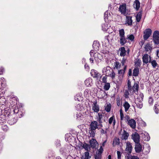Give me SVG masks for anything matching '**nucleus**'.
<instances>
[{
  "label": "nucleus",
  "mask_w": 159,
  "mask_h": 159,
  "mask_svg": "<svg viewBox=\"0 0 159 159\" xmlns=\"http://www.w3.org/2000/svg\"><path fill=\"white\" fill-rule=\"evenodd\" d=\"M106 142V141H104V142H103V143H102V146H105Z\"/></svg>",
  "instance_id": "69168bd1"
},
{
  "label": "nucleus",
  "mask_w": 159,
  "mask_h": 159,
  "mask_svg": "<svg viewBox=\"0 0 159 159\" xmlns=\"http://www.w3.org/2000/svg\"><path fill=\"white\" fill-rule=\"evenodd\" d=\"M105 84L104 86V89L105 90H108L110 87V83H105Z\"/></svg>",
  "instance_id": "e433bc0d"
},
{
  "label": "nucleus",
  "mask_w": 159,
  "mask_h": 159,
  "mask_svg": "<svg viewBox=\"0 0 159 159\" xmlns=\"http://www.w3.org/2000/svg\"><path fill=\"white\" fill-rule=\"evenodd\" d=\"M150 139V137L149 136V135H148L147 136V138L146 139H145V140H146L147 141H148Z\"/></svg>",
  "instance_id": "052dcab7"
},
{
  "label": "nucleus",
  "mask_w": 159,
  "mask_h": 159,
  "mask_svg": "<svg viewBox=\"0 0 159 159\" xmlns=\"http://www.w3.org/2000/svg\"><path fill=\"white\" fill-rule=\"evenodd\" d=\"M128 155L126 157V159H131L132 156L130 154L128 153Z\"/></svg>",
  "instance_id": "4d7b16f0"
},
{
  "label": "nucleus",
  "mask_w": 159,
  "mask_h": 159,
  "mask_svg": "<svg viewBox=\"0 0 159 159\" xmlns=\"http://www.w3.org/2000/svg\"><path fill=\"white\" fill-rule=\"evenodd\" d=\"M120 143V140L119 138H115L113 141L112 145L113 146L116 145H119Z\"/></svg>",
  "instance_id": "2f4dec72"
},
{
  "label": "nucleus",
  "mask_w": 159,
  "mask_h": 159,
  "mask_svg": "<svg viewBox=\"0 0 159 159\" xmlns=\"http://www.w3.org/2000/svg\"><path fill=\"white\" fill-rule=\"evenodd\" d=\"M16 122V120L14 118H9V119L8 120V123L11 125H12L14 124Z\"/></svg>",
  "instance_id": "c756f323"
},
{
  "label": "nucleus",
  "mask_w": 159,
  "mask_h": 159,
  "mask_svg": "<svg viewBox=\"0 0 159 159\" xmlns=\"http://www.w3.org/2000/svg\"><path fill=\"white\" fill-rule=\"evenodd\" d=\"M139 72V69L138 67L134 68L133 70V75L135 77L138 75Z\"/></svg>",
  "instance_id": "cd10ccee"
},
{
  "label": "nucleus",
  "mask_w": 159,
  "mask_h": 159,
  "mask_svg": "<svg viewBox=\"0 0 159 159\" xmlns=\"http://www.w3.org/2000/svg\"><path fill=\"white\" fill-rule=\"evenodd\" d=\"M101 133L102 134H107V131H105L103 129H102L101 130Z\"/></svg>",
  "instance_id": "6e6d98bb"
},
{
  "label": "nucleus",
  "mask_w": 159,
  "mask_h": 159,
  "mask_svg": "<svg viewBox=\"0 0 159 159\" xmlns=\"http://www.w3.org/2000/svg\"><path fill=\"white\" fill-rule=\"evenodd\" d=\"M93 104V105L92 106V110L94 112H98L99 111V105L97 104V101L95 100L94 101Z\"/></svg>",
  "instance_id": "9b49d317"
},
{
  "label": "nucleus",
  "mask_w": 159,
  "mask_h": 159,
  "mask_svg": "<svg viewBox=\"0 0 159 159\" xmlns=\"http://www.w3.org/2000/svg\"><path fill=\"white\" fill-rule=\"evenodd\" d=\"M128 124L132 129H134L136 127V122L133 119H131L129 120Z\"/></svg>",
  "instance_id": "f8f14e48"
},
{
  "label": "nucleus",
  "mask_w": 159,
  "mask_h": 159,
  "mask_svg": "<svg viewBox=\"0 0 159 159\" xmlns=\"http://www.w3.org/2000/svg\"><path fill=\"white\" fill-rule=\"evenodd\" d=\"M130 90L128 89L125 90V91L124 93V97L125 98H129V95L130 94Z\"/></svg>",
  "instance_id": "58836bf2"
},
{
  "label": "nucleus",
  "mask_w": 159,
  "mask_h": 159,
  "mask_svg": "<svg viewBox=\"0 0 159 159\" xmlns=\"http://www.w3.org/2000/svg\"><path fill=\"white\" fill-rule=\"evenodd\" d=\"M108 122L110 125L113 122V125L114 126L115 125L116 121L114 116H112L109 119Z\"/></svg>",
  "instance_id": "5701e85b"
},
{
  "label": "nucleus",
  "mask_w": 159,
  "mask_h": 159,
  "mask_svg": "<svg viewBox=\"0 0 159 159\" xmlns=\"http://www.w3.org/2000/svg\"><path fill=\"white\" fill-rule=\"evenodd\" d=\"M90 74L91 76L93 78L98 79L99 77H101V75L98 73V71L94 69L92 70L91 71Z\"/></svg>",
  "instance_id": "1a4fd4ad"
},
{
  "label": "nucleus",
  "mask_w": 159,
  "mask_h": 159,
  "mask_svg": "<svg viewBox=\"0 0 159 159\" xmlns=\"http://www.w3.org/2000/svg\"><path fill=\"white\" fill-rule=\"evenodd\" d=\"M126 22L128 25L131 26L132 25V17L131 16H126Z\"/></svg>",
  "instance_id": "aec40b11"
},
{
  "label": "nucleus",
  "mask_w": 159,
  "mask_h": 159,
  "mask_svg": "<svg viewBox=\"0 0 159 159\" xmlns=\"http://www.w3.org/2000/svg\"><path fill=\"white\" fill-rule=\"evenodd\" d=\"M110 16V14L108 11H106L104 14V19L105 22H107L108 18Z\"/></svg>",
  "instance_id": "c85d7f7f"
},
{
  "label": "nucleus",
  "mask_w": 159,
  "mask_h": 159,
  "mask_svg": "<svg viewBox=\"0 0 159 159\" xmlns=\"http://www.w3.org/2000/svg\"><path fill=\"white\" fill-rule=\"evenodd\" d=\"M134 149L136 152L139 153L142 151V146L140 142L135 143Z\"/></svg>",
  "instance_id": "6e6552de"
},
{
  "label": "nucleus",
  "mask_w": 159,
  "mask_h": 159,
  "mask_svg": "<svg viewBox=\"0 0 159 159\" xmlns=\"http://www.w3.org/2000/svg\"><path fill=\"white\" fill-rule=\"evenodd\" d=\"M132 146L129 142L128 141L126 143L125 151L128 154H130L131 153L132 150Z\"/></svg>",
  "instance_id": "0eeeda50"
},
{
  "label": "nucleus",
  "mask_w": 159,
  "mask_h": 159,
  "mask_svg": "<svg viewBox=\"0 0 159 159\" xmlns=\"http://www.w3.org/2000/svg\"><path fill=\"white\" fill-rule=\"evenodd\" d=\"M127 67V66L126 65H125L124 67L123 70L121 69L119 70L118 71V74H119L120 75L123 76L126 70Z\"/></svg>",
  "instance_id": "b1692460"
},
{
  "label": "nucleus",
  "mask_w": 159,
  "mask_h": 159,
  "mask_svg": "<svg viewBox=\"0 0 159 159\" xmlns=\"http://www.w3.org/2000/svg\"><path fill=\"white\" fill-rule=\"evenodd\" d=\"M125 32L124 29H122L119 30L120 38V43L121 46L124 45L127 42V39L125 38Z\"/></svg>",
  "instance_id": "f257e3e1"
},
{
  "label": "nucleus",
  "mask_w": 159,
  "mask_h": 159,
  "mask_svg": "<svg viewBox=\"0 0 159 159\" xmlns=\"http://www.w3.org/2000/svg\"><path fill=\"white\" fill-rule=\"evenodd\" d=\"M143 61L144 63L147 64L149 63L148 59V55L147 54H145L142 57Z\"/></svg>",
  "instance_id": "6ab92c4d"
},
{
  "label": "nucleus",
  "mask_w": 159,
  "mask_h": 159,
  "mask_svg": "<svg viewBox=\"0 0 159 159\" xmlns=\"http://www.w3.org/2000/svg\"><path fill=\"white\" fill-rule=\"evenodd\" d=\"M142 11H140L137 14L136 16V20L137 22H139L142 17Z\"/></svg>",
  "instance_id": "bb28decb"
},
{
  "label": "nucleus",
  "mask_w": 159,
  "mask_h": 159,
  "mask_svg": "<svg viewBox=\"0 0 159 159\" xmlns=\"http://www.w3.org/2000/svg\"><path fill=\"white\" fill-rule=\"evenodd\" d=\"M99 46V43L98 41H95L93 42V47L94 50L95 51H97L98 50Z\"/></svg>",
  "instance_id": "412c9836"
},
{
  "label": "nucleus",
  "mask_w": 159,
  "mask_h": 159,
  "mask_svg": "<svg viewBox=\"0 0 159 159\" xmlns=\"http://www.w3.org/2000/svg\"><path fill=\"white\" fill-rule=\"evenodd\" d=\"M105 110L107 112H109L110 111L111 109V105L110 103L107 104V106L105 107Z\"/></svg>",
  "instance_id": "4c0bfd02"
},
{
  "label": "nucleus",
  "mask_w": 159,
  "mask_h": 159,
  "mask_svg": "<svg viewBox=\"0 0 159 159\" xmlns=\"http://www.w3.org/2000/svg\"><path fill=\"white\" fill-rule=\"evenodd\" d=\"M149 63H151V65H152L153 68H155L158 65V64L157 63L156 61L154 60H152L151 57L150 56H149Z\"/></svg>",
  "instance_id": "a211bd4d"
},
{
  "label": "nucleus",
  "mask_w": 159,
  "mask_h": 159,
  "mask_svg": "<svg viewBox=\"0 0 159 159\" xmlns=\"http://www.w3.org/2000/svg\"><path fill=\"white\" fill-rule=\"evenodd\" d=\"M97 143L96 140L94 139H92L89 141L90 147L93 148L96 147Z\"/></svg>",
  "instance_id": "dca6fc26"
},
{
  "label": "nucleus",
  "mask_w": 159,
  "mask_h": 159,
  "mask_svg": "<svg viewBox=\"0 0 159 159\" xmlns=\"http://www.w3.org/2000/svg\"><path fill=\"white\" fill-rule=\"evenodd\" d=\"M102 158V155L99 154H96L94 156L95 159H101Z\"/></svg>",
  "instance_id": "09e8293b"
},
{
  "label": "nucleus",
  "mask_w": 159,
  "mask_h": 159,
  "mask_svg": "<svg viewBox=\"0 0 159 159\" xmlns=\"http://www.w3.org/2000/svg\"><path fill=\"white\" fill-rule=\"evenodd\" d=\"M134 63L135 65L137 66H140L141 64V61L140 59H138Z\"/></svg>",
  "instance_id": "37998d69"
},
{
  "label": "nucleus",
  "mask_w": 159,
  "mask_h": 159,
  "mask_svg": "<svg viewBox=\"0 0 159 159\" xmlns=\"http://www.w3.org/2000/svg\"><path fill=\"white\" fill-rule=\"evenodd\" d=\"M96 131L95 129H92L89 128V133L90 134V136L92 137H94L95 136Z\"/></svg>",
  "instance_id": "a878e982"
},
{
  "label": "nucleus",
  "mask_w": 159,
  "mask_h": 159,
  "mask_svg": "<svg viewBox=\"0 0 159 159\" xmlns=\"http://www.w3.org/2000/svg\"><path fill=\"white\" fill-rule=\"evenodd\" d=\"M85 85L87 86H89L90 85V80L89 79H86L84 81Z\"/></svg>",
  "instance_id": "de8ad7c7"
},
{
  "label": "nucleus",
  "mask_w": 159,
  "mask_h": 159,
  "mask_svg": "<svg viewBox=\"0 0 159 159\" xmlns=\"http://www.w3.org/2000/svg\"><path fill=\"white\" fill-rule=\"evenodd\" d=\"M158 106H159V105H158L157 104H155L153 107L154 111L156 114L159 113V110L158 108Z\"/></svg>",
  "instance_id": "f704fd0d"
},
{
  "label": "nucleus",
  "mask_w": 159,
  "mask_h": 159,
  "mask_svg": "<svg viewBox=\"0 0 159 159\" xmlns=\"http://www.w3.org/2000/svg\"><path fill=\"white\" fill-rule=\"evenodd\" d=\"M129 136V133L125 130H124L123 133L121 134V136L120 137V139L121 140H126L128 139Z\"/></svg>",
  "instance_id": "ddd939ff"
},
{
  "label": "nucleus",
  "mask_w": 159,
  "mask_h": 159,
  "mask_svg": "<svg viewBox=\"0 0 159 159\" xmlns=\"http://www.w3.org/2000/svg\"><path fill=\"white\" fill-rule=\"evenodd\" d=\"M131 139L135 143L140 142V136L137 132H135L132 134L131 135Z\"/></svg>",
  "instance_id": "39448f33"
},
{
  "label": "nucleus",
  "mask_w": 159,
  "mask_h": 159,
  "mask_svg": "<svg viewBox=\"0 0 159 159\" xmlns=\"http://www.w3.org/2000/svg\"><path fill=\"white\" fill-rule=\"evenodd\" d=\"M90 61L92 63H93V58H90Z\"/></svg>",
  "instance_id": "680f3d73"
},
{
  "label": "nucleus",
  "mask_w": 159,
  "mask_h": 159,
  "mask_svg": "<svg viewBox=\"0 0 159 159\" xmlns=\"http://www.w3.org/2000/svg\"><path fill=\"white\" fill-rule=\"evenodd\" d=\"M98 119L97 121L99 122V126L101 127H102L103 126L102 123V119H103V116L101 113H98Z\"/></svg>",
  "instance_id": "2eb2a0df"
},
{
  "label": "nucleus",
  "mask_w": 159,
  "mask_h": 159,
  "mask_svg": "<svg viewBox=\"0 0 159 159\" xmlns=\"http://www.w3.org/2000/svg\"><path fill=\"white\" fill-rule=\"evenodd\" d=\"M157 56L159 57V49L157 51Z\"/></svg>",
  "instance_id": "e2e57ef3"
},
{
  "label": "nucleus",
  "mask_w": 159,
  "mask_h": 159,
  "mask_svg": "<svg viewBox=\"0 0 159 159\" xmlns=\"http://www.w3.org/2000/svg\"><path fill=\"white\" fill-rule=\"evenodd\" d=\"M131 159H139V158L137 156H133L131 157Z\"/></svg>",
  "instance_id": "13d9d810"
},
{
  "label": "nucleus",
  "mask_w": 159,
  "mask_h": 159,
  "mask_svg": "<svg viewBox=\"0 0 159 159\" xmlns=\"http://www.w3.org/2000/svg\"><path fill=\"white\" fill-rule=\"evenodd\" d=\"M123 107H124L125 111L127 112L129 108L130 105L127 102L125 101L123 104Z\"/></svg>",
  "instance_id": "393cba45"
},
{
  "label": "nucleus",
  "mask_w": 159,
  "mask_h": 159,
  "mask_svg": "<svg viewBox=\"0 0 159 159\" xmlns=\"http://www.w3.org/2000/svg\"><path fill=\"white\" fill-rule=\"evenodd\" d=\"M143 100H141L137 99V100L135 102V103L136 104V106L138 108L141 109L143 107V103L142 101Z\"/></svg>",
  "instance_id": "f3484780"
},
{
  "label": "nucleus",
  "mask_w": 159,
  "mask_h": 159,
  "mask_svg": "<svg viewBox=\"0 0 159 159\" xmlns=\"http://www.w3.org/2000/svg\"><path fill=\"white\" fill-rule=\"evenodd\" d=\"M117 158L118 159H121V153L120 151H117Z\"/></svg>",
  "instance_id": "603ef678"
},
{
  "label": "nucleus",
  "mask_w": 159,
  "mask_h": 159,
  "mask_svg": "<svg viewBox=\"0 0 159 159\" xmlns=\"http://www.w3.org/2000/svg\"><path fill=\"white\" fill-rule=\"evenodd\" d=\"M120 120H123L124 118V114L123 113L122 110V109H120Z\"/></svg>",
  "instance_id": "49530a36"
},
{
  "label": "nucleus",
  "mask_w": 159,
  "mask_h": 159,
  "mask_svg": "<svg viewBox=\"0 0 159 159\" xmlns=\"http://www.w3.org/2000/svg\"><path fill=\"white\" fill-rule=\"evenodd\" d=\"M108 159H111V155H109L108 156Z\"/></svg>",
  "instance_id": "774afa93"
},
{
  "label": "nucleus",
  "mask_w": 159,
  "mask_h": 159,
  "mask_svg": "<svg viewBox=\"0 0 159 159\" xmlns=\"http://www.w3.org/2000/svg\"><path fill=\"white\" fill-rule=\"evenodd\" d=\"M145 49L146 51H148L149 50H151L152 49V47L149 43L147 44L145 47Z\"/></svg>",
  "instance_id": "c9c22d12"
},
{
  "label": "nucleus",
  "mask_w": 159,
  "mask_h": 159,
  "mask_svg": "<svg viewBox=\"0 0 159 159\" xmlns=\"http://www.w3.org/2000/svg\"><path fill=\"white\" fill-rule=\"evenodd\" d=\"M82 147L87 151H89V149H90L89 145L85 143H84L83 144Z\"/></svg>",
  "instance_id": "72a5a7b5"
},
{
  "label": "nucleus",
  "mask_w": 159,
  "mask_h": 159,
  "mask_svg": "<svg viewBox=\"0 0 159 159\" xmlns=\"http://www.w3.org/2000/svg\"><path fill=\"white\" fill-rule=\"evenodd\" d=\"M139 88V85L138 83L137 82H135L133 86H131L130 89H128L130 90V93L133 94L134 93H136V92H138Z\"/></svg>",
  "instance_id": "20e7f679"
},
{
  "label": "nucleus",
  "mask_w": 159,
  "mask_h": 159,
  "mask_svg": "<svg viewBox=\"0 0 159 159\" xmlns=\"http://www.w3.org/2000/svg\"><path fill=\"white\" fill-rule=\"evenodd\" d=\"M124 118L125 120H126L128 122L129 121V120H130V117L129 116V115H126L125 117H124Z\"/></svg>",
  "instance_id": "5fc2aeb1"
},
{
  "label": "nucleus",
  "mask_w": 159,
  "mask_h": 159,
  "mask_svg": "<svg viewBox=\"0 0 159 159\" xmlns=\"http://www.w3.org/2000/svg\"><path fill=\"white\" fill-rule=\"evenodd\" d=\"M114 65L116 69H118L120 68L121 64L119 62L116 61L114 63Z\"/></svg>",
  "instance_id": "ea45409f"
},
{
  "label": "nucleus",
  "mask_w": 159,
  "mask_h": 159,
  "mask_svg": "<svg viewBox=\"0 0 159 159\" xmlns=\"http://www.w3.org/2000/svg\"><path fill=\"white\" fill-rule=\"evenodd\" d=\"M106 74L107 76H110L114 79L115 76V73L112 69H111L109 66H107L106 70Z\"/></svg>",
  "instance_id": "f03ea898"
},
{
  "label": "nucleus",
  "mask_w": 159,
  "mask_h": 159,
  "mask_svg": "<svg viewBox=\"0 0 159 159\" xmlns=\"http://www.w3.org/2000/svg\"><path fill=\"white\" fill-rule=\"evenodd\" d=\"M135 4V8L136 11H138L140 7V3L138 0H135L134 2Z\"/></svg>",
  "instance_id": "473e14b6"
},
{
  "label": "nucleus",
  "mask_w": 159,
  "mask_h": 159,
  "mask_svg": "<svg viewBox=\"0 0 159 159\" xmlns=\"http://www.w3.org/2000/svg\"><path fill=\"white\" fill-rule=\"evenodd\" d=\"M131 86V82L130 80H128L127 82V87L128 89H130Z\"/></svg>",
  "instance_id": "3c124183"
},
{
  "label": "nucleus",
  "mask_w": 159,
  "mask_h": 159,
  "mask_svg": "<svg viewBox=\"0 0 159 159\" xmlns=\"http://www.w3.org/2000/svg\"><path fill=\"white\" fill-rule=\"evenodd\" d=\"M152 30L150 29H147L143 32V39L145 40H147L150 36L152 34Z\"/></svg>",
  "instance_id": "423d86ee"
},
{
  "label": "nucleus",
  "mask_w": 159,
  "mask_h": 159,
  "mask_svg": "<svg viewBox=\"0 0 159 159\" xmlns=\"http://www.w3.org/2000/svg\"><path fill=\"white\" fill-rule=\"evenodd\" d=\"M91 157L89 156V153L88 151L84 153V155L82 157V159H89Z\"/></svg>",
  "instance_id": "7c9ffc66"
},
{
  "label": "nucleus",
  "mask_w": 159,
  "mask_h": 159,
  "mask_svg": "<svg viewBox=\"0 0 159 159\" xmlns=\"http://www.w3.org/2000/svg\"><path fill=\"white\" fill-rule=\"evenodd\" d=\"M128 75L129 76L132 75V71L131 69H129L128 72Z\"/></svg>",
  "instance_id": "bf43d9fd"
},
{
  "label": "nucleus",
  "mask_w": 159,
  "mask_h": 159,
  "mask_svg": "<svg viewBox=\"0 0 159 159\" xmlns=\"http://www.w3.org/2000/svg\"><path fill=\"white\" fill-rule=\"evenodd\" d=\"M143 94L142 93H140L139 94V98H138L137 99H139V100H143Z\"/></svg>",
  "instance_id": "8fccbe9b"
},
{
  "label": "nucleus",
  "mask_w": 159,
  "mask_h": 159,
  "mask_svg": "<svg viewBox=\"0 0 159 159\" xmlns=\"http://www.w3.org/2000/svg\"><path fill=\"white\" fill-rule=\"evenodd\" d=\"M126 59L125 58H123L121 62L122 66H124V65L126 62Z\"/></svg>",
  "instance_id": "864d4df0"
},
{
  "label": "nucleus",
  "mask_w": 159,
  "mask_h": 159,
  "mask_svg": "<svg viewBox=\"0 0 159 159\" xmlns=\"http://www.w3.org/2000/svg\"><path fill=\"white\" fill-rule=\"evenodd\" d=\"M153 41L156 45L159 44V31H155L153 34Z\"/></svg>",
  "instance_id": "7ed1b4c3"
},
{
  "label": "nucleus",
  "mask_w": 159,
  "mask_h": 159,
  "mask_svg": "<svg viewBox=\"0 0 159 159\" xmlns=\"http://www.w3.org/2000/svg\"><path fill=\"white\" fill-rule=\"evenodd\" d=\"M125 3L120 5L119 8L120 11L122 14H125L126 13V8Z\"/></svg>",
  "instance_id": "9d476101"
},
{
  "label": "nucleus",
  "mask_w": 159,
  "mask_h": 159,
  "mask_svg": "<svg viewBox=\"0 0 159 159\" xmlns=\"http://www.w3.org/2000/svg\"><path fill=\"white\" fill-rule=\"evenodd\" d=\"M117 104L118 106H119L120 105V101H117Z\"/></svg>",
  "instance_id": "0e129e2a"
},
{
  "label": "nucleus",
  "mask_w": 159,
  "mask_h": 159,
  "mask_svg": "<svg viewBox=\"0 0 159 159\" xmlns=\"http://www.w3.org/2000/svg\"><path fill=\"white\" fill-rule=\"evenodd\" d=\"M120 50V56L121 57H124L126 54V51L124 47H121L119 49Z\"/></svg>",
  "instance_id": "4be33fe9"
},
{
  "label": "nucleus",
  "mask_w": 159,
  "mask_h": 159,
  "mask_svg": "<svg viewBox=\"0 0 159 159\" xmlns=\"http://www.w3.org/2000/svg\"><path fill=\"white\" fill-rule=\"evenodd\" d=\"M107 75H106V76L103 77L102 78V82L103 83H106L107 82Z\"/></svg>",
  "instance_id": "a18cd8bd"
},
{
  "label": "nucleus",
  "mask_w": 159,
  "mask_h": 159,
  "mask_svg": "<svg viewBox=\"0 0 159 159\" xmlns=\"http://www.w3.org/2000/svg\"><path fill=\"white\" fill-rule=\"evenodd\" d=\"M120 101L119 96H118L116 98V101Z\"/></svg>",
  "instance_id": "338daca9"
},
{
  "label": "nucleus",
  "mask_w": 159,
  "mask_h": 159,
  "mask_svg": "<svg viewBox=\"0 0 159 159\" xmlns=\"http://www.w3.org/2000/svg\"><path fill=\"white\" fill-rule=\"evenodd\" d=\"M98 125L97 121H93L91 122L90 124V128L96 130V129L98 128Z\"/></svg>",
  "instance_id": "4468645a"
},
{
  "label": "nucleus",
  "mask_w": 159,
  "mask_h": 159,
  "mask_svg": "<svg viewBox=\"0 0 159 159\" xmlns=\"http://www.w3.org/2000/svg\"><path fill=\"white\" fill-rule=\"evenodd\" d=\"M103 151V148L102 146H101L99 149L98 150V152L96 154H99V155H101Z\"/></svg>",
  "instance_id": "c03bdc74"
},
{
  "label": "nucleus",
  "mask_w": 159,
  "mask_h": 159,
  "mask_svg": "<svg viewBox=\"0 0 159 159\" xmlns=\"http://www.w3.org/2000/svg\"><path fill=\"white\" fill-rule=\"evenodd\" d=\"M126 39L132 41L134 40V37L133 34L128 35H127Z\"/></svg>",
  "instance_id": "a19ab883"
},
{
  "label": "nucleus",
  "mask_w": 159,
  "mask_h": 159,
  "mask_svg": "<svg viewBox=\"0 0 159 159\" xmlns=\"http://www.w3.org/2000/svg\"><path fill=\"white\" fill-rule=\"evenodd\" d=\"M153 99L151 97H149L148 99V102L150 106L152 105L153 103Z\"/></svg>",
  "instance_id": "79ce46f5"
}]
</instances>
